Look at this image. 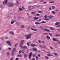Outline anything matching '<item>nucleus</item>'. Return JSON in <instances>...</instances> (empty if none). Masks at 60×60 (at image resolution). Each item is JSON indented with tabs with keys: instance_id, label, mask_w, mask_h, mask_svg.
I'll list each match as a JSON object with an SVG mask.
<instances>
[{
	"instance_id": "35",
	"label": "nucleus",
	"mask_w": 60,
	"mask_h": 60,
	"mask_svg": "<svg viewBox=\"0 0 60 60\" xmlns=\"http://www.w3.org/2000/svg\"><path fill=\"white\" fill-rule=\"evenodd\" d=\"M46 23V22H45L42 21V22H40V23H41L42 24L43 23Z\"/></svg>"
},
{
	"instance_id": "51",
	"label": "nucleus",
	"mask_w": 60,
	"mask_h": 60,
	"mask_svg": "<svg viewBox=\"0 0 60 60\" xmlns=\"http://www.w3.org/2000/svg\"><path fill=\"white\" fill-rule=\"evenodd\" d=\"M38 41L39 43H41V41L40 40H39Z\"/></svg>"
},
{
	"instance_id": "52",
	"label": "nucleus",
	"mask_w": 60,
	"mask_h": 60,
	"mask_svg": "<svg viewBox=\"0 0 60 60\" xmlns=\"http://www.w3.org/2000/svg\"><path fill=\"white\" fill-rule=\"evenodd\" d=\"M49 10H51V8L50 7H49Z\"/></svg>"
},
{
	"instance_id": "43",
	"label": "nucleus",
	"mask_w": 60,
	"mask_h": 60,
	"mask_svg": "<svg viewBox=\"0 0 60 60\" xmlns=\"http://www.w3.org/2000/svg\"><path fill=\"white\" fill-rule=\"evenodd\" d=\"M16 3L17 5H18V4H19V2H18V1H17V2Z\"/></svg>"
},
{
	"instance_id": "17",
	"label": "nucleus",
	"mask_w": 60,
	"mask_h": 60,
	"mask_svg": "<svg viewBox=\"0 0 60 60\" xmlns=\"http://www.w3.org/2000/svg\"><path fill=\"white\" fill-rule=\"evenodd\" d=\"M32 49L34 50V51H37V49H36V48H33Z\"/></svg>"
},
{
	"instance_id": "45",
	"label": "nucleus",
	"mask_w": 60,
	"mask_h": 60,
	"mask_svg": "<svg viewBox=\"0 0 60 60\" xmlns=\"http://www.w3.org/2000/svg\"><path fill=\"white\" fill-rule=\"evenodd\" d=\"M36 15L37 16H39V15H40V14H36Z\"/></svg>"
},
{
	"instance_id": "56",
	"label": "nucleus",
	"mask_w": 60,
	"mask_h": 60,
	"mask_svg": "<svg viewBox=\"0 0 60 60\" xmlns=\"http://www.w3.org/2000/svg\"><path fill=\"white\" fill-rule=\"evenodd\" d=\"M54 54L55 55H57V53H54Z\"/></svg>"
},
{
	"instance_id": "38",
	"label": "nucleus",
	"mask_w": 60,
	"mask_h": 60,
	"mask_svg": "<svg viewBox=\"0 0 60 60\" xmlns=\"http://www.w3.org/2000/svg\"><path fill=\"white\" fill-rule=\"evenodd\" d=\"M44 17L45 18H47V17H48V16H47V15H45L44 16Z\"/></svg>"
},
{
	"instance_id": "7",
	"label": "nucleus",
	"mask_w": 60,
	"mask_h": 60,
	"mask_svg": "<svg viewBox=\"0 0 60 60\" xmlns=\"http://www.w3.org/2000/svg\"><path fill=\"white\" fill-rule=\"evenodd\" d=\"M43 31H46V32H50V30L48 29H47L46 28L44 29H43Z\"/></svg>"
},
{
	"instance_id": "33",
	"label": "nucleus",
	"mask_w": 60,
	"mask_h": 60,
	"mask_svg": "<svg viewBox=\"0 0 60 60\" xmlns=\"http://www.w3.org/2000/svg\"><path fill=\"white\" fill-rule=\"evenodd\" d=\"M55 3V2L54 1H51L49 2V3L50 4H52L53 3Z\"/></svg>"
},
{
	"instance_id": "15",
	"label": "nucleus",
	"mask_w": 60,
	"mask_h": 60,
	"mask_svg": "<svg viewBox=\"0 0 60 60\" xmlns=\"http://www.w3.org/2000/svg\"><path fill=\"white\" fill-rule=\"evenodd\" d=\"M35 25H40L41 23L37 22H35Z\"/></svg>"
},
{
	"instance_id": "29",
	"label": "nucleus",
	"mask_w": 60,
	"mask_h": 60,
	"mask_svg": "<svg viewBox=\"0 0 60 60\" xmlns=\"http://www.w3.org/2000/svg\"><path fill=\"white\" fill-rule=\"evenodd\" d=\"M31 14H33V15H34V14H36V13H35V12H31Z\"/></svg>"
},
{
	"instance_id": "8",
	"label": "nucleus",
	"mask_w": 60,
	"mask_h": 60,
	"mask_svg": "<svg viewBox=\"0 0 60 60\" xmlns=\"http://www.w3.org/2000/svg\"><path fill=\"white\" fill-rule=\"evenodd\" d=\"M48 18L50 19H51L54 17V16L53 15H50L48 16Z\"/></svg>"
},
{
	"instance_id": "11",
	"label": "nucleus",
	"mask_w": 60,
	"mask_h": 60,
	"mask_svg": "<svg viewBox=\"0 0 60 60\" xmlns=\"http://www.w3.org/2000/svg\"><path fill=\"white\" fill-rule=\"evenodd\" d=\"M19 11H23V9L22 8H19Z\"/></svg>"
},
{
	"instance_id": "60",
	"label": "nucleus",
	"mask_w": 60,
	"mask_h": 60,
	"mask_svg": "<svg viewBox=\"0 0 60 60\" xmlns=\"http://www.w3.org/2000/svg\"><path fill=\"white\" fill-rule=\"evenodd\" d=\"M47 3V2H44V4H46Z\"/></svg>"
},
{
	"instance_id": "42",
	"label": "nucleus",
	"mask_w": 60,
	"mask_h": 60,
	"mask_svg": "<svg viewBox=\"0 0 60 60\" xmlns=\"http://www.w3.org/2000/svg\"><path fill=\"white\" fill-rule=\"evenodd\" d=\"M21 50H20V51H19V54H20L21 53Z\"/></svg>"
},
{
	"instance_id": "61",
	"label": "nucleus",
	"mask_w": 60,
	"mask_h": 60,
	"mask_svg": "<svg viewBox=\"0 0 60 60\" xmlns=\"http://www.w3.org/2000/svg\"><path fill=\"white\" fill-rule=\"evenodd\" d=\"M12 59H13L12 57H11L10 59V60H12Z\"/></svg>"
},
{
	"instance_id": "12",
	"label": "nucleus",
	"mask_w": 60,
	"mask_h": 60,
	"mask_svg": "<svg viewBox=\"0 0 60 60\" xmlns=\"http://www.w3.org/2000/svg\"><path fill=\"white\" fill-rule=\"evenodd\" d=\"M52 40L53 41H58V40L56 39H55V38H52Z\"/></svg>"
},
{
	"instance_id": "31",
	"label": "nucleus",
	"mask_w": 60,
	"mask_h": 60,
	"mask_svg": "<svg viewBox=\"0 0 60 60\" xmlns=\"http://www.w3.org/2000/svg\"><path fill=\"white\" fill-rule=\"evenodd\" d=\"M21 27L22 28H23L24 27V25H22L21 26Z\"/></svg>"
},
{
	"instance_id": "46",
	"label": "nucleus",
	"mask_w": 60,
	"mask_h": 60,
	"mask_svg": "<svg viewBox=\"0 0 60 60\" xmlns=\"http://www.w3.org/2000/svg\"><path fill=\"white\" fill-rule=\"evenodd\" d=\"M40 28H41V29H43V28H44L43 27H41V26H40Z\"/></svg>"
},
{
	"instance_id": "6",
	"label": "nucleus",
	"mask_w": 60,
	"mask_h": 60,
	"mask_svg": "<svg viewBox=\"0 0 60 60\" xmlns=\"http://www.w3.org/2000/svg\"><path fill=\"white\" fill-rule=\"evenodd\" d=\"M6 43H7L9 45L11 46V43L9 41H7L6 42Z\"/></svg>"
},
{
	"instance_id": "50",
	"label": "nucleus",
	"mask_w": 60,
	"mask_h": 60,
	"mask_svg": "<svg viewBox=\"0 0 60 60\" xmlns=\"http://www.w3.org/2000/svg\"><path fill=\"white\" fill-rule=\"evenodd\" d=\"M33 57H34V56H35V54H34L33 55V56H32Z\"/></svg>"
},
{
	"instance_id": "26",
	"label": "nucleus",
	"mask_w": 60,
	"mask_h": 60,
	"mask_svg": "<svg viewBox=\"0 0 60 60\" xmlns=\"http://www.w3.org/2000/svg\"><path fill=\"white\" fill-rule=\"evenodd\" d=\"M44 20H49V19L45 18L44 19Z\"/></svg>"
},
{
	"instance_id": "3",
	"label": "nucleus",
	"mask_w": 60,
	"mask_h": 60,
	"mask_svg": "<svg viewBox=\"0 0 60 60\" xmlns=\"http://www.w3.org/2000/svg\"><path fill=\"white\" fill-rule=\"evenodd\" d=\"M23 42H24V40H22L21 41V42L20 43V47H21V48H24V46H22V45H23Z\"/></svg>"
},
{
	"instance_id": "36",
	"label": "nucleus",
	"mask_w": 60,
	"mask_h": 60,
	"mask_svg": "<svg viewBox=\"0 0 60 60\" xmlns=\"http://www.w3.org/2000/svg\"><path fill=\"white\" fill-rule=\"evenodd\" d=\"M48 34V33H43V35H46V34Z\"/></svg>"
},
{
	"instance_id": "59",
	"label": "nucleus",
	"mask_w": 60,
	"mask_h": 60,
	"mask_svg": "<svg viewBox=\"0 0 60 60\" xmlns=\"http://www.w3.org/2000/svg\"><path fill=\"white\" fill-rule=\"evenodd\" d=\"M60 26V25H57L56 26V27H59Z\"/></svg>"
},
{
	"instance_id": "63",
	"label": "nucleus",
	"mask_w": 60,
	"mask_h": 60,
	"mask_svg": "<svg viewBox=\"0 0 60 60\" xmlns=\"http://www.w3.org/2000/svg\"><path fill=\"white\" fill-rule=\"evenodd\" d=\"M36 3V1H34V3Z\"/></svg>"
},
{
	"instance_id": "20",
	"label": "nucleus",
	"mask_w": 60,
	"mask_h": 60,
	"mask_svg": "<svg viewBox=\"0 0 60 60\" xmlns=\"http://www.w3.org/2000/svg\"><path fill=\"white\" fill-rule=\"evenodd\" d=\"M51 13L52 14H56V13L55 12V11H52L51 12Z\"/></svg>"
},
{
	"instance_id": "44",
	"label": "nucleus",
	"mask_w": 60,
	"mask_h": 60,
	"mask_svg": "<svg viewBox=\"0 0 60 60\" xmlns=\"http://www.w3.org/2000/svg\"><path fill=\"white\" fill-rule=\"evenodd\" d=\"M45 58H46V59H49V58H48V57H47V56H45Z\"/></svg>"
},
{
	"instance_id": "58",
	"label": "nucleus",
	"mask_w": 60,
	"mask_h": 60,
	"mask_svg": "<svg viewBox=\"0 0 60 60\" xmlns=\"http://www.w3.org/2000/svg\"><path fill=\"white\" fill-rule=\"evenodd\" d=\"M18 59H19L18 58H17L15 60H18Z\"/></svg>"
},
{
	"instance_id": "55",
	"label": "nucleus",
	"mask_w": 60,
	"mask_h": 60,
	"mask_svg": "<svg viewBox=\"0 0 60 60\" xmlns=\"http://www.w3.org/2000/svg\"><path fill=\"white\" fill-rule=\"evenodd\" d=\"M50 49H52V50L53 49L52 48V47H50Z\"/></svg>"
},
{
	"instance_id": "23",
	"label": "nucleus",
	"mask_w": 60,
	"mask_h": 60,
	"mask_svg": "<svg viewBox=\"0 0 60 60\" xmlns=\"http://www.w3.org/2000/svg\"><path fill=\"white\" fill-rule=\"evenodd\" d=\"M27 56L26 54H25L24 55V58H26V57H27Z\"/></svg>"
},
{
	"instance_id": "19",
	"label": "nucleus",
	"mask_w": 60,
	"mask_h": 60,
	"mask_svg": "<svg viewBox=\"0 0 60 60\" xmlns=\"http://www.w3.org/2000/svg\"><path fill=\"white\" fill-rule=\"evenodd\" d=\"M46 37L47 39H48V40H49L50 39V37H49V36H46Z\"/></svg>"
},
{
	"instance_id": "10",
	"label": "nucleus",
	"mask_w": 60,
	"mask_h": 60,
	"mask_svg": "<svg viewBox=\"0 0 60 60\" xmlns=\"http://www.w3.org/2000/svg\"><path fill=\"white\" fill-rule=\"evenodd\" d=\"M33 19H34V20H37L38 19H39L38 17H33Z\"/></svg>"
},
{
	"instance_id": "54",
	"label": "nucleus",
	"mask_w": 60,
	"mask_h": 60,
	"mask_svg": "<svg viewBox=\"0 0 60 60\" xmlns=\"http://www.w3.org/2000/svg\"><path fill=\"white\" fill-rule=\"evenodd\" d=\"M22 9H25V8H24L23 6H22Z\"/></svg>"
},
{
	"instance_id": "14",
	"label": "nucleus",
	"mask_w": 60,
	"mask_h": 60,
	"mask_svg": "<svg viewBox=\"0 0 60 60\" xmlns=\"http://www.w3.org/2000/svg\"><path fill=\"white\" fill-rule=\"evenodd\" d=\"M30 46L31 47H35V46H36V45L34 44H31Z\"/></svg>"
},
{
	"instance_id": "22",
	"label": "nucleus",
	"mask_w": 60,
	"mask_h": 60,
	"mask_svg": "<svg viewBox=\"0 0 60 60\" xmlns=\"http://www.w3.org/2000/svg\"><path fill=\"white\" fill-rule=\"evenodd\" d=\"M59 22H58L55 23V25H59Z\"/></svg>"
},
{
	"instance_id": "40",
	"label": "nucleus",
	"mask_w": 60,
	"mask_h": 60,
	"mask_svg": "<svg viewBox=\"0 0 60 60\" xmlns=\"http://www.w3.org/2000/svg\"><path fill=\"white\" fill-rule=\"evenodd\" d=\"M39 47H40V48H44V47H43L41 46V45H39Z\"/></svg>"
},
{
	"instance_id": "32",
	"label": "nucleus",
	"mask_w": 60,
	"mask_h": 60,
	"mask_svg": "<svg viewBox=\"0 0 60 60\" xmlns=\"http://www.w3.org/2000/svg\"><path fill=\"white\" fill-rule=\"evenodd\" d=\"M8 49L9 50H11V48L8 47Z\"/></svg>"
},
{
	"instance_id": "49",
	"label": "nucleus",
	"mask_w": 60,
	"mask_h": 60,
	"mask_svg": "<svg viewBox=\"0 0 60 60\" xmlns=\"http://www.w3.org/2000/svg\"><path fill=\"white\" fill-rule=\"evenodd\" d=\"M0 39L1 40H3L4 39V38H3L2 37Z\"/></svg>"
},
{
	"instance_id": "28",
	"label": "nucleus",
	"mask_w": 60,
	"mask_h": 60,
	"mask_svg": "<svg viewBox=\"0 0 60 60\" xmlns=\"http://www.w3.org/2000/svg\"><path fill=\"white\" fill-rule=\"evenodd\" d=\"M10 33L11 34H12V35H13L14 34V33L13 32H10Z\"/></svg>"
},
{
	"instance_id": "25",
	"label": "nucleus",
	"mask_w": 60,
	"mask_h": 60,
	"mask_svg": "<svg viewBox=\"0 0 60 60\" xmlns=\"http://www.w3.org/2000/svg\"><path fill=\"white\" fill-rule=\"evenodd\" d=\"M26 44H27V45L28 46H30V42L27 43H26Z\"/></svg>"
},
{
	"instance_id": "16",
	"label": "nucleus",
	"mask_w": 60,
	"mask_h": 60,
	"mask_svg": "<svg viewBox=\"0 0 60 60\" xmlns=\"http://www.w3.org/2000/svg\"><path fill=\"white\" fill-rule=\"evenodd\" d=\"M31 30H33V31H37V30L36 29H34L31 28Z\"/></svg>"
},
{
	"instance_id": "27",
	"label": "nucleus",
	"mask_w": 60,
	"mask_h": 60,
	"mask_svg": "<svg viewBox=\"0 0 60 60\" xmlns=\"http://www.w3.org/2000/svg\"><path fill=\"white\" fill-rule=\"evenodd\" d=\"M18 57H22V55H19L17 56Z\"/></svg>"
},
{
	"instance_id": "48",
	"label": "nucleus",
	"mask_w": 60,
	"mask_h": 60,
	"mask_svg": "<svg viewBox=\"0 0 60 60\" xmlns=\"http://www.w3.org/2000/svg\"><path fill=\"white\" fill-rule=\"evenodd\" d=\"M38 56L39 57H41V56L39 54H38Z\"/></svg>"
},
{
	"instance_id": "53",
	"label": "nucleus",
	"mask_w": 60,
	"mask_h": 60,
	"mask_svg": "<svg viewBox=\"0 0 60 60\" xmlns=\"http://www.w3.org/2000/svg\"><path fill=\"white\" fill-rule=\"evenodd\" d=\"M41 19H39L38 20V21H41Z\"/></svg>"
},
{
	"instance_id": "4",
	"label": "nucleus",
	"mask_w": 60,
	"mask_h": 60,
	"mask_svg": "<svg viewBox=\"0 0 60 60\" xmlns=\"http://www.w3.org/2000/svg\"><path fill=\"white\" fill-rule=\"evenodd\" d=\"M16 49V48H13V49L12 50V51L11 52V54L12 56H13V55H14V51H15Z\"/></svg>"
},
{
	"instance_id": "34",
	"label": "nucleus",
	"mask_w": 60,
	"mask_h": 60,
	"mask_svg": "<svg viewBox=\"0 0 60 60\" xmlns=\"http://www.w3.org/2000/svg\"><path fill=\"white\" fill-rule=\"evenodd\" d=\"M18 43H17L15 45L14 47H16V46H17L18 45Z\"/></svg>"
},
{
	"instance_id": "1",
	"label": "nucleus",
	"mask_w": 60,
	"mask_h": 60,
	"mask_svg": "<svg viewBox=\"0 0 60 60\" xmlns=\"http://www.w3.org/2000/svg\"><path fill=\"white\" fill-rule=\"evenodd\" d=\"M7 3H8V0H5L4 1H3L2 4L3 5L7 4L9 7H12L14 5V4L11 2H9L8 4H7Z\"/></svg>"
},
{
	"instance_id": "21",
	"label": "nucleus",
	"mask_w": 60,
	"mask_h": 60,
	"mask_svg": "<svg viewBox=\"0 0 60 60\" xmlns=\"http://www.w3.org/2000/svg\"><path fill=\"white\" fill-rule=\"evenodd\" d=\"M3 46V45H2V44H0V50H1L2 48V47L1 46Z\"/></svg>"
},
{
	"instance_id": "39",
	"label": "nucleus",
	"mask_w": 60,
	"mask_h": 60,
	"mask_svg": "<svg viewBox=\"0 0 60 60\" xmlns=\"http://www.w3.org/2000/svg\"><path fill=\"white\" fill-rule=\"evenodd\" d=\"M55 8V7L54 6H52V8L53 9H54Z\"/></svg>"
},
{
	"instance_id": "41",
	"label": "nucleus",
	"mask_w": 60,
	"mask_h": 60,
	"mask_svg": "<svg viewBox=\"0 0 60 60\" xmlns=\"http://www.w3.org/2000/svg\"><path fill=\"white\" fill-rule=\"evenodd\" d=\"M25 49H27V47H26V46H25L24 47H23Z\"/></svg>"
},
{
	"instance_id": "64",
	"label": "nucleus",
	"mask_w": 60,
	"mask_h": 60,
	"mask_svg": "<svg viewBox=\"0 0 60 60\" xmlns=\"http://www.w3.org/2000/svg\"><path fill=\"white\" fill-rule=\"evenodd\" d=\"M43 1V0H40V2H42Z\"/></svg>"
},
{
	"instance_id": "37",
	"label": "nucleus",
	"mask_w": 60,
	"mask_h": 60,
	"mask_svg": "<svg viewBox=\"0 0 60 60\" xmlns=\"http://www.w3.org/2000/svg\"><path fill=\"white\" fill-rule=\"evenodd\" d=\"M38 13H41V12H42V11H38Z\"/></svg>"
},
{
	"instance_id": "13",
	"label": "nucleus",
	"mask_w": 60,
	"mask_h": 60,
	"mask_svg": "<svg viewBox=\"0 0 60 60\" xmlns=\"http://www.w3.org/2000/svg\"><path fill=\"white\" fill-rule=\"evenodd\" d=\"M15 21H16L15 20H14L13 21H12L11 22V24H12L14 23H15Z\"/></svg>"
},
{
	"instance_id": "18",
	"label": "nucleus",
	"mask_w": 60,
	"mask_h": 60,
	"mask_svg": "<svg viewBox=\"0 0 60 60\" xmlns=\"http://www.w3.org/2000/svg\"><path fill=\"white\" fill-rule=\"evenodd\" d=\"M50 29L51 30H54L55 29L54 28H53L52 27H50Z\"/></svg>"
},
{
	"instance_id": "62",
	"label": "nucleus",
	"mask_w": 60,
	"mask_h": 60,
	"mask_svg": "<svg viewBox=\"0 0 60 60\" xmlns=\"http://www.w3.org/2000/svg\"><path fill=\"white\" fill-rule=\"evenodd\" d=\"M27 14V15H28L29 16H30V15L28 13Z\"/></svg>"
},
{
	"instance_id": "9",
	"label": "nucleus",
	"mask_w": 60,
	"mask_h": 60,
	"mask_svg": "<svg viewBox=\"0 0 60 60\" xmlns=\"http://www.w3.org/2000/svg\"><path fill=\"white\" fill-rule=\"evenodd\" d=\"M32 54L33 53H32V52H30V54L29 55V57L30 59H31V57L32 56Z\"/></svg>"
},
{
	"instance_id": "5",
	"label": "nucleus",
	"mask_w": 60,
	"mask_h": 60,
	"mask_svg": "<svg viewBox=\"0 0 60 60\" xmlns=\"http://www.w3.org/2000/svg\"><path fill=\"white\" fill-rule=\"evenodd\" d=\"M34 8V7L32 6H29L28 7V9L29 10L31 11L32 10H33Z\"/></svg>"
},
{
	"instance_id": "47",
	"label": "nucleus",
	"mask_w": 60,
	"mask_h": 60,
	"mask_svg": "<svg viewBox=\"0 0 60 60\" xmlns=\"http://www.w3.org/2000/svg\"><path fill=\"white\" fill-rule=\"evenodd\" d=\"M49 35L50 36H52V34L51 33L49 34Z\"/></svg>"
},
{
	"instance_id": "30",
	"label": "nucleus",
	"mask_w": 60,
	"mask_h": 60,
	"mask_svg": "<svg viewBox=\"0 0 60 60\" xmlns=\"http://www.w3.org/2000/svg\"><path fill=\"white\" fill-rule=\"evenodd\" d=\"M47 55L48 56H52V55L50 54H47Z\"/></svg>"
},
{
	"instance_id": "24",
	"label": "nucleus",
	"mask_w": 60,
	"mask_h": 60,
	"mask_svg": "<svg viewBox=\"0 0 60 60\" xmlns=\"http://www.w3.org/2000/svg\"><path fill=\"white\" fill-rule=\"evenodd\" d=\"M35 58L36 60H38V59H39V58H38V56H35Z\"/></svg>"
},
{
	"instance_id": "57",
	"label": "nucleus",
	"mask_w": 60,
	"mask_h": 60,
	"mask_svg": "<svg viewBox=\"0 0 60 60\" xmlns=\"http://www.w3.org/2000/svg\"><path fill=\"white\" fill-rule=\"evenodd\" d=\"M7 55H9V52H7Z\"/></svg>"
},
{
	"instance_id": "2",
	"label": "nucleus",
	"mask_w": 60,
	"mask_h": 60,
	"mask_svg": "<svg viewBox=\"0 0 60 60\" xmlns=\"http://www.w3.org/2000/svg\"><path fill=\"white\" fill-rule=\"evenodd\" d=\"M32 35L31 33H29L28 35H25V36L26 37V39H29L31 38V36Z\"/></svg>"
}]
</instances>
